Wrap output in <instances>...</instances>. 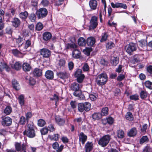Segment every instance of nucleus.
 Instances as JSON below:
<instances>
[{"label": "nucleus", "instance_id": "f257e3e1", "mask_svg": "<svg viewBox=\"0 0 152 152\" xmlns=\"http://www.w3.org/2000/svg\"><path fill=\"white\" fill-rule=\"evenodd\" d=\"M34 126L32 122L28 123L26 127L25 130L23 132V134L30 138H33L35 136L34 130Z\"/></svg>", "mask_w": 152, "mask_h": 152}, {"label": "nucleus", "instance_id": "f03ea898", "mask_svg": "<svg viewBox=\"0 0 152 152\" xmlns=\"http://www.w3.org/2000/svg\"><path fill=\"white\" fill-rule=\"evenodd\" d=\"M107 81V76L105 73H102L98 75L96 78V82L99 86L105 84Z\"/></svg>", "mask_w": 152, "mask_h": 152}, {"label": "nucleus", "instance_id": "7ed1b4c3", "mask_svg": "<svg viewBox=\"0 0 152 152\" xmlns=\"http://www.w3.org/2000/svg\"><path fill=\"white\" fill-rule=\"evenodd\" d=\"M110 139V135H105L99 138L98 141V144L102 147H105L108 144Z\"/></svg>", "mask_w": 152, "mask_h": 152}, {"label": "nucleus", "instance_id": "20e7f679", "mask_svg": "<svg viewBox=\"0 0 152 152\" xmlns=\"http://www.w3.org/2000/svg\"><path fill=\"white\" fill-rule=\"evenodd\" d=\"M77 106L78 111L80 112H82L84 111L87 112L90 110L91 104L88 102H86L79 103Z\"/></svg>", "mask_w": 152, "mask_h": 152}, {"label": "nucleus", "instance_id": "39448f33", "mask_svg": "<svg viewBox=\"0 0 152 152\" xmlns=\"http://www.w3.org/2000/svg\"><path fill=\"white\" fill-rule=\"evenodd\" d=\"M126 52L129 55H132L133 52L136 50L137 45L135 43L131 42L125 47Z\"/></svg>", "mask_w": 152, "mask_h": 152}, {"label": "nucleus", "instance_id": "423d86ee", "mask_svg": "<svg viewBox=\"0 0 152 152\" xmlns=\"http://www.w3.org/2000/svg\"><path fill=\"white\" fill-rule=\"evenodd\" d=\"M47 10L44 8H41L38 10L36 12V14L39 19L42 18L46 17L48 14Z\"/></svg>", "mask_w": 152, "mask_h": 152}, {"label": "nucleus", "instance_id": "0eeeda50", "mask_svg": "<svg viewBox=\"0 0 152 152\" xmlns=\"http://www.w3.org/2000/svg\"><path fill=\"white\" fill-rule=\"evenodd\" d=\"M97 18L94 16H92L90 21V29H94L97 26Z\"/></svg>", "mask_w": 152, "mask_h": 152}, {"label": "nucleus", "instance_id": "6e6552de", "mask_svg": "<svg viewBox=\"0 0 152 152\" xmlns=\"http://www.w3.org/2000/svg\"><path fill=\"white\" fill-rule=\"evenodd\" d=\"M40 54L44 58H48L50 56L51 52L48 49L44 48L40 50Z\"/></svg>", "mask_w": 152, "mask_h": 152}, {"label": "nucleus", "instance_id": "1a4fd4ad", "mask_svg": "<svg viewBox=\"0 0 152 152\" xmlns=\"http://www.w3.org/2000/svg\"><path fill=\"white\" fill-rule=\"evenodd\" d=\"M12 123V119L8 116L3 118L1 121L2 125L4 126H10L11 124Z\"/></svg>", "mask_w": 152, "mask_h": 152}, {"label": "nucleus", "instance_id": "9d476101", "mask_svg": "<svg viewBox=\"0 0 152 152\" xmlns=\"http://www.w3.org/2000/svg\"><path fill=\"white\" fill-rule=\"evenodd\" d=\"M15 147L16 150L18 151H20L21 152H26V147L25 145L23 144L21 146L19 143H16L15 144Z\"/></svg>", "mask_w": 152, "mask_h": 152}, {"label": "nucleus", "instance_id": "9b49d317", "mask_svg": "<svg viewBox=\"0 0 152 152\" xmlns=\"http://www.w3.org/2000/svg\"><path fill=\"white\" fill-rule=\"evenodd\" d=\"M111 5L113 8H123L124 9L127 8V6L126 4L120 3L116 2L114 3L113 2L111 3Z\"/></svg>", "mask_w": 152, "mask_h": 152}, {"label": "nucleus", "instance_id": "f8f14e48", "mask_svg": "<svg viewBox=\"0 0 152 152\" xmlns=\"http://www.w3.org/2000/svg\"><path fill=\"white\" fill-rule=\"evenodd\" d=\"M52 147L54 149L56 150L57 152H61L64 148V146L61 145L59 146L58 143L55 142L53 144Z\"/></svg>", "mask_w": 152, "mask_h": 152}, {"label": "nucleus", "instance_id": "ddd939ff", "mask_svg": "<svg viewBox=\"0 0 152 152\" xmlns=\"http://www.w3.org/2000/svg\"><path fill=\"white\" fill-rule=\"evenodd\" d=\"M79 137V142H81L82 144L83 145L85 142L86 141L87 137L83 132H81L78 134Z\"/></svg>", "mask_w": 152, "mask_h": 152}, {"label": "nucleus", "instance_id": "4468645a", "mask_svg": "<svg viewBox=\"0 0 152 152\" xmlns=\"http://www.w3.org/2000/svg\"><path fill=\"white\" fill-rule=\"evenodd\" d=\"M73 95L76 97L79 98L80 100H82L85 99V97L84 95L82 94V92L79 89L78 90H77L74 91Z\"/></svg>", "mask_w": 152, "mask_h": 152}, {"label": "nucleus", "instance_id": "2eb2a0df", "mask_svg": "<svg viewBox=\"0 0 152 152\" xmlns=\"http://www.w3.org/2000/svg\"><path fill=\"white\" fill-rule=\"evenodd\" d=\"M93 147V143L92 142H88L85 144V148L86 152H90L92 151Z\"/></svg>", "mask_w": 152, "mask_h": 152}, {"label": "nucleus", "instance_id": "dca6fc26", "mask_svg": "<svg viewBox=\"0 0 152 152\" xmlns=\"http://www.w3.org/2000/svg\"><path fill=\"white\" fill-rule=\"evenodd\" d=\"M97 4V2L96 0H90L89 2V7L92 10H95L96 9Z\"/></svg>", "mask_w": 152, "mask_h": 152}, {"label": "nucleus", "instance_id": "f3484780", "mask_svg": "<svg viewBox=\"0 0 152 152\" xmlns=\"http://www.w3.org/2000/svg\"><path fill=\"white\" fill-rule=\"evenodd\" d=\"M52 37L51 33L48 32H45L42 34L43 39L45 41L50 40Z\"/></svg>", "mask_w": 152, "mask_h": 152}, {"label": "nucleus", "instance_id": "a211bd4d", "mask_svg": "<svg viewBox=\"0 0 152 152\" xmlns=\"http://www.w3.org/2000/svg\"><path fill=\"white\" fill-rule=\"evenodd\" d=\"M31 68L30 64L27 62H24L22 65L23 69L25 71H29L31 70Z\"/></svg>", "mask_w": 152, "mask_h": 152}, {"label": "nucleus", "instance_id": "6ab92c4d", "mask_svg": "<svg viewBox=\"0 0 152 152\" xmlns=\"http://www.w3.org/2000/svg\"><path fill=\"white\" fill-rule=\"evenodd\" d=\"M53 72L51 70H47L46 72L45 76L48 79L51 80L53 78Z\"/></svg>", "mask_w": 152, "mask_h": 152}, {"label": "nucleus", "instance_id": "aec40b11", "mask_svg": "<svg viewBox=\"0 0 152 152\" xmlns=\"http://www.w3.org/2000/svg\"><path fill=\"white\" fill-rule=\"evenodd\" d=\"M137 134L136 128L135 127L132 128L128 132V135L130 137L135 136Z\"/></svg>", "mask_w": 152, "mask_h": 152}, {"label": "nucleus", "instance_id": "412c9836", "mask_svg": "<svg viewBox=\"0 0 152 152\" xmlns=\"http://www.w3.org/2000/svg\"><path fill=\"white\" fill-rule=\"evenodd\" d=\"M81 55L80 52L78 50L75 49L72 53V57L76 58H80Z\"/></svg>", "mask_w": 152, "mask_h": 152}, {"label": "nucleus", "instance_id": "4be33fe9", "mask_svg": "<svg viewBox=\"0 0 152 152\" xmlns=\"http://www.w3.org/2000/svg\"><path fill=\"white\" fill-rule=\"evenodd\" d=\"M60 136L58 134H55L53 135H48V137L51 140H54L55 141H58L60 138Z\"/></svg>", "mask_w": 152, "mask_h": 152}, {"label": "nucleus", "instance_id": "5701e85b", "mask_svg": "<svg viewBox=\"0 0 152 152\" xmlns=\"http://www.w3.org/2000/svg\"><path fill=\"white\" fill-rule=\"evenodd\" d=\"M87 41V45L89 46H93L95 42V39L93 37H88Z\"/></svg>", "mask_w": 152, "mask_h": 152}, {"label": "nucleus", "instance_id": "b1692460", "mask_svg": "<svg viewBox=\"0 0 152 152\" xmlns=\"http://www.w3.org/2000/svg\"><path fill=\"white\" fill-rule=\"evenodd\" d=\"M100 113L102 117L106 116L109 114V109L107 107H104L102 109Z\"/></svg>", "mask_w": 152, "mask_h": 152}, {"label": "nucleus", "instance_id": "393cba45", "mask_svg": "<svg viewBox=\"0 0 152 152\" xmlns=\"http://www.w3.org/2000/svg\"><path fill=\"white\" fill-rule=\"evenodd\" d=\"M33 74L35 76L40 77L42 75V70L37 68H35L33 71Z\"/></svg>", "mask_w": 152, "mask_h": 152}, {"label": "nucleus", "instance_id": "a878e982", "mask_svg": "<svg viewBox=\"0 0 152 152\" xmlns=\"http://www.w3.org/2000/svg\"><path fill=\"white\" fill-rule=\"evenodd\" d=\"M81 87V86L78 83H74L71 85L70 88L72 91H75L78 90V89H79Z\"/></svg>", "mask_w": 152, "mask_h": 152}, {"label": "nucleus", "instance_id": "bb28decb", "mask_svg": "<svg viewBox=\"0 0 152 152\" xmlns=\"http://www.w3.org/2000/svg\"><path fill=\"white\" fill-rule=\"evenodd\" d=\"M58 76L61 79H64L68 77L69 74L66 72H60L58 74Z\"/></svg>", "mask_w": 152, "mask_h": 152}, {"label": "nucleus", "instance_id": "cd10ccee", "mask_svg": "<svg viewBox=\"0 0 152 152\" xmlns=\"http://www.w3.org/2000/svg\"><path fill=\"white\" fill-rule=\"evenodd\" d=\"M13 26L15 27H18L20 24V21L18 18H14L12 21Z\"/></svg>", "mask_w": 152, "mask_h": 152}, {"label": "nucleus", "instance_id": "c85d7f7f", "mask_svg": "<svg viewBox=\"0 0 152 152\" xmlns=\"http://www.w3.org/2000/svg\"><path fill=\"white\" fill-rule=\"evenodd\" d=\"M55 119L56 123L59 125L62 126L64 124L65 121L64 119L58 117H56Z\"/></svg>", "mask_w": 152, "mask_h": 152}, {"label": "nucleus", "instance_id": "c756f323", "mask_svg": "<svg viewBox=\"0 0 152 152\" xmlns=\"http://www.w3.org/2000/svg\"><path fill=\"white\" fill-rule=\"evenodd\" d=\"M57 65L59 67H64L65 65L66 61L63 59H60L56 62Z\"/></svg>", "mask_w": 152, "mask_h": 152}, {"label": "nucleus", "instance_id": "7c9ffc66", "mask_svg": "<svg viewBox=\"0 0 152 152\" xmlns=\"http://www.w3.org/2000/svg\"><path fill=\"white\" fill-rule=\"evenodd\" d=\"M124 132L121 129H119L116 132L117 136L119 138L122 139L124 138Z\"/></svg>", "mask_w": 152, "mask_h": 152}, {"label": "nucleus", "instance_id": "2f4dec72", "mask_svg": "<svg viewBox=\"0 0 152 152\" xmlns=\"http://www.w3.org/2000/svg\"><path fill=\"white\" fill-rule=\"evenodd\" d=\"M92 118L94 120H98L101 118L102 116L100 113H95L92 115Z\"/></svg>", "mask_w": 152, "mask_h": 152}, {"label": "nucleus", "instance_id": "473e14b6", "mask_svg": "<svg viewBox=\"0 0 152 152\" xmlns=\"http://www.w3.org/2000/svg\"><path fill=\"white\" fill-rule=\"evenodd\" d=\"M125 118L127 120L129 121H132L134 119L133 116L130 112H128L126 114Z\"/></svg>", "mask_w": 152, "mask_h": 152}, {"label": "nucleus", "instance_id": "72a5a7b5", "mask_svg": "<svg viewBox=\"0 0 152 152\" xmlns=\"http://www.w3.org/2000/svg\"><path fill=\"white\" fill-rule=\"evenodd\" d=\"M28 16V14L27 11L21 12L19 14V16L20 18L23 20H25Z\"/></svg>", "mask_w": 152, "mask_h": 152}, {"label": "nucleus", "instance_id": "f704fd0d", "mask_svg": "<svg viewBox=\"0 0 152 152\" xmlns=\"http://www.w3.org/2000/svg\"><path fill=\"white\" fill-rule=\"evenodd\" d=\"M119 58L118 57H114L111 59V62L112 65L116 66L119 63Z\"/></svg>", "mask_w": 152, "mask_h": 152}, {"label": "nucleus", "instance_id": "c9c22d12", "mask_svg": "<svg viewBox=\"0 0 152 152\" xmlns=\"http://www.w3.org/2000/svg\"><path fill=\"white\" fill-rule=\"evenodd\" d=\"M18 100L19 103L21 106L23 105L24 104V97L23 95H20L18 98Z\"/></svg>", "mask_w": 152, "mask_h": 152}, {"label": "nucleus", "instance_id": "e433bc0d", "mask_svg": "<svg viewBox=\"0 0 152 152\" xmlns=\"http://www.w3.org/2000/svg\"><path fill=\"white\" fill-rule=\"evenodd\" d=\"M3 69H5L7 71H9L10 69L5 63H1L0 64V70L2 71Z\"/></svg>", "mask_w": 152, "mask_h": 152}, {"label": "nucleus", "instance_id": "4c0bfd02", "mask_svg": "<svg viewBox=\"0 0 152 152\" xmlns=\"http://www.w3.org/2000/svg\"><path fill=\"white\" fill-rule=\"evenodd\" d=\"M13 87L16 90H18L20 88V86L18 83L15 80H13L12 81Z\"/></svg>", "mask_w": 152, "mask_h": 152}, {"label": "nucleus", "instance_id": "58836bf2", "mask_svg": "<svg viewBox=\"0 0 152 152\" xmlns=\"http://www.w3.org/2000/svg\"><path fill=\"white\" fill-rule=\"evenodd\" d=\"M86 41L83 37H80L78 39V44L81 46L84 45L86 44Z\"/></svg>", "mask_w": 152, "mask_h": 152}, {"label": "nucleus", "instance_id": "ea45409f", "mask_svg": "<svg viewBox=\"0 0 152 152\" xmlns=\"http://www.w3.org/2000/svg\"><path fill=\"white\" fill-rule=\"evenodd\" d=\"M16 43L19 45H22L23 43V37L20 36H18V38H14Z\"/></svg>", "mask_w": 152, "mask_h": 152}, {"label": "nucleus", "instance_id": "a19ab883", "mask_svg": "<svg viewBox=\"0 0 152 152\" xmlns=\"http://www.w3.org/2000/svg\"><path fill=\"white\" fill-rule=\"evenodd\" d=\"M21 66V64L19 62H16L14 64L12 65V67L16 70L20 69Z\"/></svg>", "mask_w": 152, "mask_h": 152}, {"label": "nucleus", "instance_id": "79ce46f5", "mask_svg": "<svg viewBox=\"0 0 152 152\" xmlns=\"http://www.w3.org/2000/svg\"><path fill=\"white\" fill-rule=\"evenodd\" d=\"M144 85L147 88L151 90L152 89V82L150 81H145L144 83Z\"/></svg>", "mask_w": 152, "mask_h": 152}, {"label": "nucleus", "instance_id": "37998d69", "mask_svg": "<svg viewBox=\"0 0 152 152\" xmlns=\"http://www.w3.org/2000/svg\"><path fill=\"white\" fill-rule=\"evenodd\" d=\"M12 111V108L10 106L6 107L4 110V113L7 115H9Z\"/></svg>", "mask_w": 152, "mask_h": 152}, {"label": "nucleus", "instance_id": "c03bdc74", "mask_svg": "<svg viewBox=\"0 0 152 152\" xmlns=\"http://www.w3.org/2000/svg\"><path fill=\"white\" fill-rule=\"evenodd\" d=\"M108 37V34L107 32L103 33L102 35V38L100 39V42H103L106 41Z\"/></svg>", "mask_w": 152, "mask_h": 152}, {"label": "nucleus", "instance_id": "a18cd8bd", "mask_svg": "<svg viewBox=\"0 0 152 152\" xmlns=\"http://www.w3.org/2000/svg\"><path fill=\"white\" fill-rule=\"evenodd\" d=\"M28 18L31 22H33L35 21L36 17L34 13H31L28 16Z\"/></svg>", "mask_w": 152, "mask_h": 152}, {"label": "nucleus", "instance_id": "49530a36", "mask_svg": "<svg viewBox=\"0 0 152 152\" xmlns=\"http://www.w3.org/2000/svg\"><path fill=\"white\" fill-rule=\"evenodd\" d=\"M45 124L46 122L44 120L41 119L38 120L37 125L39 126H43Z\"/></svg>", "mask_w": 152, "mask_h": 152}, {"label": "nucleus", "instance_id": "de8ad7c7", "mask_svg": "<svg viewBox=\"0 0 152 152\" xmlns=\"http://www.w3.org/2000/svg\"><path fill=\"white\" fill-rule=\"evenodd\" d=\"M115 46L114 43L112 42H108L106 44V47L107 49H110L113 48Z\"/></svg>", "mask_w": 152, "mask_h": 152}, {"label": "nucleus", "instance_id": "09e8293b", "mask_svg": "<svg viewBox=\"0 0 152 152\" xmlns=\"http://www.w3.org/2000/svg\"><path fill=\"white\" fill-rule=\"evenodd\" d=\"M149 141V139L147 136H142L140 140V143L142 144L145 142H148Z\"/></svg>", "mask_w": 152, "mask_h": 152}, {"label": "nucleus", "instance_id": "8fccbe9b", "mask_svg": "<svg viewBox=\"0 0 152 152\" xmlns=\"http://www.w3.org/2000/svg\"><path fill=\"white\" fill-rule=\"evenodd\" d=\"M77 45L74 43L68 44L66 45L67 49H75L77 48Z\"/></svg>", "mask_w": 152, "mask_h": 152}, {"label": "nucleus", "instance_id": "3c124183", "mask_svg": "<svg viewBox=\"0 0 152 152\" xmlns=\"http://www.w3.org/2000/svg\"><path fill=\"white\" fill-rule=\"evenodd\" d=\"M106 118L107 122V123L110 125H112L114 121V118L110 116H109L107 117Z\"/></svg>", "mask_w": 152, "mask_h": 152}, {"label": "nucleus", "instance_id": "603ef678", "mask_svg": "<svg viewBox=\"0 0 152 152\" xmlns=\"http://www.w3.org/2000/svg\"><path fill=\"white\" fill-rule=\"evenodd\" d=\"M43 27V24L40 22L38 23L36 25V29L38 31H40Z\"/></svg>", "mask_w": 152, "mask_h": 152}, {"label": "nucleus", "instance_id": "864d4df0", "mask_svg": "<svg viewBox=\"0 0 152 152\" xmlns=\"http://www.w3.org/2000/svg\"><path fill=\"white\" fill-rule=\"evenodd\" d=\"M12 53L16 56H19L21 53L17 49H13L12 51Z\"/></svg>", "mask_w": 152, "mask_h": 152}, {"label": "nucleus", "instance_id": "5fc2aeb1", "mask_svg": "<svg viewBox=\"0 0 152 152\" xmlns=\"http://www.w3.org/2000/svg\"><path fill=\"white\" fill-rule=\"evenodd\" d=\"M148 96V93L145 91H142L140 93V96L141 98H146Z\"/></svg>", "mask_w": 152, "mask_h": 152}, {"label": "nucleus", "instance_id": "6e6d98bb", "mask_svg": "<svg viewBox=\"0 0 152 152\" xmlns=\"http://www.w3.org/2000/svg\"><path fill=\"white\" fill-rule=\"evenodd\" d=\"M77 77V81L79 83H82L85 77V75L84 74H82L81 76H78Z\"/></svg>", "mask_w": 152, "mask_h": 152}, {"label": "nucleus", "instance_id": "4d7b16f0", "mask_svg": "<svg viewBox=\"0 0 152 152\" xmlns=\"http://www.w3.org/2000/svg\"><path fill=\"white\" fill-rule=\"evenodd\" d=\"M40 132L42 134L45 135L47 134L48 132V128L46 127H44L41 129Z\"/></svg>", "mask_w": 152, "mask_h": 152}, {"label": "nucleus", "instance_id": "13d9d810", "mask_svg": "<svg viewBox=\"0 0 152 152\" xmlns=\"http://www.w3.org/2000/svg\"><path fill=\"white\" fill-rule=\"evenodd\" d=\"M49 3V1L48 0H42L41 4L44 7L48 6Z\"/></svg>", "mask_w": 152, "mask_h": 152}, {"label": "nucleus", "instance_id": "bf43d9fd", "mask_svg": "<svg viewBox=\"0 0 152 152\" xmlns=\"http://www.w3.org/2000/svg\"><path fill=\"white\" fill-rule=\"evenodd\" d=\"M26 119L25 117L21 116L19 121L20 124L22 125H24L26 123Z\"/></svg>", "mask_w": 152, "mask_h": 152}, {"label": "nucleus", "instance_id": "052dcab7", "mask_svg": "<svg viewBox=\"0 0 152 152\" xmlns=\"http://www.w3.org/2000/svg\"><path fill=\"white\" fill-rule=\"evenodd\" d=\"M147 126V124H144L143 125L142 127L141 128V132L143 134H144L146 132Z\"/></svg>", "mask_w": 152, "mask_h": 152}, {"label": "nucleus", "instance_id": "680f3d73", "mask_svg": "<svg viewBox=\"0 0 152 152\" xmlns=\"http://www.w3.org/2000/svg\"><path fill=\"white\" fill-rule=\"evenodd\" d=\"M139 45L142 48L146 47V42L145 40H141L139 42Z\"/></svg>", "mask_w": 152, "mask_h": 152}, {"label": "nucleus", "instance_id": "e2e57ef3", "mask_svg": "<svg viewBox=\"0 0 152 152\" xmlns=\"http://www.w3.org/2000/svg\"><path fill=\"white\" fill-rule=\"evenodd\" d=\"M48 131L50 132H53L55 130V128L54 127L53 125L52 124L49 125L48 127Z\"/></svg>", "mask_w": 152, "mask_h": 152}, {"label": "nucleus", "instance_id": "0e129e2a", "mask_svg": "<svg viewBox=\"0 0 152 152\" xmlns=\"http://www.w3.org/2000/svg\"><path fill=\"white\" fill-rule=\"evenodd\" d=\"M82 70L80 69H78L76 71L75 76L76 77H77L81 76L83 74H82Z\"/></svg>", "mask_w": 152, "mask_h": 152}, {"label": "nucleus", "instance_id": "69168bd1", "mask_svg": "<svg viewBox=\"0 0 152 152\" xmlns=\"http://www.w3.org/2000/svg\"><path fill=\"white\" fill-rule=\"evenodd\" d=\"M83 69L84 72H87L89 70V66L87 63L84 64L83 67Z\"/></svg>", "mask_w": 152, "mask_h": 152}, {"label": "nucleus", "instance_id": "338daca9", "mask_svg": "<svg viewBox=\"0 0 152 152\" xmlns=\"http://www.w3.org/2000/svg\"><path fill=\"white\" fill-rule=\"evenodd\" d=\"M64 0H56L55 4V5L58 6L61 5L64 1Z\"/></svg>", "mask_w": 152, "mask_h": 152}, {"label": "nucleus", "instance_id": "774afa93", "mask_svg": "<svg viewBox=\"0 0 152 152\" xmlns=\"http://www.w3.org/2000/svg\"><path fill=\"white\" fill-rule=\"evenodd\" d=\"M144 151L145 152H152V148L150 146H147L144 149Z\"/></svg>", "mask_w": 152, "mask_h": 152}]
</instances>
